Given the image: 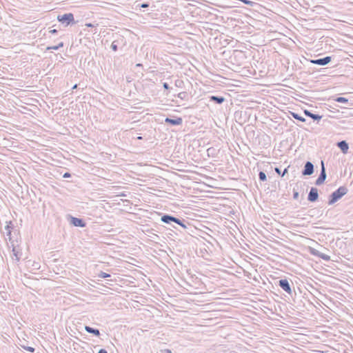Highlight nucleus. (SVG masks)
Instances as JSON below:
<instances>
[{
  "label": "nucleus",
  "mask_w": 353,
  "mask_h": 353,
  "mask_svg": "<svg viewBox=\"0 0 353 353\" xmlns=\"http://www.w3.org/2000/svg\"><path fill=\"white\" fill-rule=\"evenodd\" d=\"M257 275L258 273L256 270L252 267L251 263L249 261L244 262V281H246V284L244 283V292H246L254 294L253 292L248 291L250 288L249 284L250 283L252 285H255V283H254H254H259L256 279Z\"/></svg>",
  "instance_id": "1"
},
{
  "label": "nucleus",
  "mask_w": 353,
  "mask_h": 353,
  "mask_svg": "<svg viewBox=\"0 0 353 353\" xmlns=\"http://www.w3.org/2000/svg\"><path fill=\"white\" fill-rule=\"evenodd\" d=\"M245 50H244V58L248 59L247 61H244V77H251L256 74V70L253 68L252 61L254 65L255 61L253 59L254 54H253V52L248 49L246 46H244Z\"/></svg>",
  "instance_id": "2"
},
{
  "label": "nucleus",
  "mask_w": 353,
  "mask_h": 353,
  "mask_svg": "<svg viewBox=\"0 0 353 353\" xmlns=\"http://www.w3.org/2000/svg\"><path fill=\"white\" fill-rule=\"evenodd\" d=\"M347 188L345 186H341L336 190L333 192L329 197L328 204L332 205L341 199L347 192Z\"/></svg>",
  "instance_id": "3"
},
{
  "label": "nucleus",
  "mask_w": 353,
  "mask_h": 353,
  "mask_svg": "<svg viewBox=\"0 0 353 353\" xmlns=\"http://www.w3.org/2000/svg\"><path fill=\"white\" fill-rule=\"evenodd\" d=\"M161 221L166 224H171L173 222L181 225L183 228H186V225L183 223L184 220L182 221L168 214H164L163 216H161Z\"/></svg>",
  "instance_id": "4"
},
{
  "label": "nucleus",
  "mask_w": 353,
  "mask_h": 353,
  "mask_svg": "<svg viewBox=\"0 0 353 353\" xmlns=\"http://www.w3.org/2000/svg\"><path fill=\"white\" fill-rule=\"evenodd\" d=\"M57 20L63 24L65 27L70 25L75 24L74 15L72 13H65L63 15H58Z\"/></svg>",
  "instance_id": "5"
},
{
  "label": "nucleus",
  "mask_w": 353,
  "mask_h": 353,
  "mask_svg": "<svg viewBox=\"0 0 353 353\" xmlns=\"http://www.w3.org/2000/svg\"><path fill=\"white\" fill-rule=\"evenodd\" d=\"M321 172H320L319 177L317 178V179L315 181L316 185H321V184H323L324 183V181L326 179V176H327L326 171H325V168L324 163L323 161H321Z\"/></svg>",
  "instance_id": "6"
},
{
  "label": "nucleus",
  "mask_w": 353,
  "mask_h": 353,
  "mask_svg": "<svg viewBox=\"0 0 353 353\" xmlns=\"http://www.w3.org/2000/svg\"><path fill=\"white\" fill-rule=\"evenodd\" d=\"M279 286L288 294H292V291L289 281L287 279H280L278 281Z\"/></svg>",
  "instance_id": "7"
},
{
  "label": "nucleus",
  "mask_w": 353,
  "mask_h": 353,
  "mask_svg": "<svg viewBox=\"0 0 353 353\" xmlns=\"http://www.w3.org/2000/svg\"><path fill=\"white\" fill-rule=\"evenodd\" d=\"M332 61V57L327 56L323 58L316 59H311L310 63L319 65H326Z\"/></svg>",
  "instance_id": "8"
},
{
  "label": "nucleus",
  "mask_w": 353,
  "mask_h": 353,
  "mask_svg": "<svg viewBox=\"0 0 353 353\" xmlns=\"http://www.w3.org/2000/svg\"><path fill=\"white\" fill-rule=\"evenodd\" d=\"M314 173V165L310 161H307L305 163L304 168L302 170L303 176L312 175Z\"/></svg>",
  "instance_id": "9"
},
{
  "label": "nucleus",
  "mask_w": 353,
  "mask_h": 353,
  "mask_svg": "<svg viewBox=\"0 0 353 353\" xmlns=\"http://www.w3.org/2000/svg\"><path fill=\"white\" fill-rule=\"evenodd\" d=\"M6 225L5 226V230H6V239H8L10 243H12V232L13 229V224L12 221L6 222Z\"/></svg>",
  "instance_id": "10"
},
{
  "label": "nucleus",
  "mask_w": 353,
  "mask_h": 353,
  "mask_svg": "<svg viewBox=\"0 0 353 353\" xmlns=\"http://www.w3.org/2000/svg\"><path fill=\"white\" fill-rule=\"evenodd\" d=\"M319 193L316 188H311L307 196V200L310 202H315L318 200Z\"/></svg>",
  "instance_id": "11"
},
{
  "label": "nucleus",
  "mask_w": 353,
  "mask_h": 353,
  "mask_svg": "<svg viewBox=\"0 0 353 353\" xmlns=\"http://www.w3.org/2000/svg\"><path fill=\"white\" fill-rule=\"evenodd\" d=\"M70 223L76 227L84 228L86 225V223L80 218L70 216Z\"/></svg>",
  "instance_id": "12"
},
{
  "label": "nucleus",
  "mask_w": 353,
  "mask_h": 353,
  "mask_svg": "<svg viewBox=\"0 0 353 353\" xmlns=\"http://www.w3.org/2000/svg\"><path fill=\"white\" fill-rule=\"evenodd\" d=\"M310 253L314 255V256H318L326 261H330V256L325 254H323L322 252H321L320 251L314 249V248H310Z\"/></svg>",
  "instance_id": "13"
},
{
  "label": "nucleus",
  "mask_w": 353,
  "mask_h": 353,
  "mask_svg": "<svg viewBox=\"0 0 353 353\" xmlns=\"http://www.w3.org/2000/svg\"><path fill=\"white\" fill-rule=\"evenodd\" d=\"M182 122L183 119L181 117H176V119L166 117L165 119V123L171 125H179L182 124Z\"/></svg>",
  "instance_id": "14"
},
{
  "label": "nucleus",
  "mask_w": 353,
  "mask_h": 353,
  "mask_svg": "<svg viewBox=\"0 0 353 353\" xmlns=\"http://www.w3.org/2000/svg\"><path fill=\"white\" fill-rule=\"evenodd\" d=\"M336 145L341 149L343 154H346L349 150V145L346 141H341L336 143Z\"/></svg>",
  "instance_id": "15"
},
{
  "label": "nucleus",
  "mask_w": 353,
  "mask_h": 353,
  "mask_svg": "<svg viewBox=\"0 0 353 353\" xmlns=\"http://www.w3.org/2000/svg\"><path fill=\"white\" fill-rule=\"evenodd\" d=\"M253 13L252 10L250 9H248L245 7H244V17L247 18L248 20L246 21V22L249 25H252V22L254 21V19L250 16V14Z\"/></svg>",
  "instance_id": "16"
},
{
  "label": "nucleus",
  "mask_w": 353,
  "mask_h": 353,
  "mask_svg": "<svg viewBox=\"0 0 353 353\" xmlns=\"http://www.w3.org/2000/svg\"><path fill=\"white\" fill-rule=\"evenodd\" d=\"M11 245L12 247V252L13 256L15 257V259L17 261H19L21 256L22 255L21 252L17 248V247L14 244V241H12V243H11Z\"/></svg>",
  "instance_id": "17"
},
{
  "label": "nucleus",
  "mask_w": 353,
  "mask_h": 353,
  "mask_svg": "<svg viewBox=\"0 0 353 353\" xmlns=\"http://www.w3.org/2000/svg\"><path fill=\"white\" fill-rule=\"evenodd\" d=\"M303 113L305 116L308 117H310L311 119H312L314 121H319L322 118V116L321 115H319V114H314L312 112H311L310 111L307 110H305L303 111Z\"/></svg>",
  "instance_id": "18"
},
{
  "label": "nucleus",
  "mask_w": 353,
  "mask_h": 353,
  "mask_svg": "<svg viewBox=\"0 0 353 353\" xmlns=\"http://www.w3.org/2000/svg\"><path fill=\"white\" fill-rule=\"evenodd\" d=\"M85 330L90 333V334H94V336H100V332L98 329H96V328H93L92 327H90L88 325H85Z\"/></svg>",
  "instance_id": "19"
},
{
  "label": "nucleus",
  "mask_w": 353,
  "mask_h": 353,
  "mask_svg": "<svg viewBox=\"0 0 353 353\" xmlns=\"http://www.w3.org/2000/svg\"><path fill=\"white\" fill-rule=\"evenodd\" d=\"M210 101H213L216 104H221L224 101L225 98L221 96H211Z\"/></svg>",
  "instance_id": "20"
},
{
  "label": "nucleus",
  "mask_w": 353,
  "mask_h": 353,
  "mask_svg": "<svg viewBox=\"0 0 353 353\" xmlns=\"http://www.w3.org/2000/svg\"><path fill=\"white\" fill-rule=\"evenodd\" d=\"M291 115L292 117L296 119V120H299L301 122H305L306 120L304 117H301V115H299L298 113H296V112H291Z\"/></svg>",
  "instance_id": "21"
},
{
  "label": "nucleus",
  "mask_w": 353,
  "mask_h": 353,
  "mask_svg": "<svg viewBox=\"0 0 353 353\" xmlns=\"http://www.w3.org/2000/svg\"><path fill=\"white\" fill-rule=\"evenodd\" d=\"M274 170L278 174L283 176L286 173H288V167L284 169L282 174H281V170L279 168H275Z\"/></svg>",
  "instance_id": "22"
},
{
  "label": "nucleus",
  "mask_w": 353,
  "mask_h": 353,
  "mask_svg": "<svg viewBox=\"0 0 353 353\" xmlns=\"http://www.w3.org/2000/svg\"><path fill=\"white\" fill-rule=\"evenodd\" d=\"M259 179L261 181H265L267 179L266 174L264 172H259Z\"/></svg>",
  "instance_id": "23"
},
{
  "label": "nucleus",
  "mask_w": 353,
  "mask_h": 353,
  "mask_svg": "<svg viewBox=\"0 0 353 353\" xmlns=\"http://www.w3.org/2000/svg\"><path fill=\"white\" fill-rule=\"evenodd\" d=\"M335 101L336 102H339V103H347L348 102V99L347 98H345V97H337Z\"/></svg>",
  "instance_id": "24"
},
{
  "label": "nucleus",
  "mask_w": 353,
  "mask_h": 353,
  "mask_svg": "<svg viewBox=\"0 0 353 353\" xmlns=\"http://www.w3.org/2000/svg\"><path fill=\"white\" fill-rule=\"evenodd\" d=\"M244 4L245 5H249L250 6H256V7H259V5L254 1H249V0H244Z\"/></svg>",
  "instance_id": "25"
},
{
  "label": "nucleus",
  "mask_w": 353,
  "mask_h": 353,
  "mask_svg": "<svg viewBox=\"0 0 353 353\" xmlns=\"http://www.w3.org/2000/svg\"><path fill=\"white\" fill-rule=\"evenodd\" d=\"M98 277L101 279H106L110 277V274L106 272H101L99 274Z\"/></svg>",
  "instance_id": "26"
},
{
  "label": "nucleus",
  "mask_w": 353,
  "mask_h": 353,
  "mask_svg": "<svg viewBox=\"0 0 353 353\" xmlns=\"http://www.w3.org/2000/svg\"><path fill=\"white\" fill-rule=\"evenodd\" d=\"M117 43H118V41H114L111 44V48L114 52H117L118 50V46Z\"/></svg>",
  "instance_id": "27"
},
{
  "label": "nucleus",
  "mask_w": 353,
  "mask_h": 353,
  "mask_svg": "<svg viewBox=\"0 0 353 353\" xmlns=\"http://www.w3.org/2000/svg\"><path fill=\"white\" fill-rule=\"evenodd\" d=\"M22 347H23L24 350H27V351H28V352H31V353H33V352H34V351H35V349H34V347H30V346H25V345H22Z\"/></svg>",
  "instance_id": "28"
},
{
  "label": "nucleus",
  "mask_w": 353,
  "mask_h": 353,
  "mask_svg": "<svg viewBox=\"0 0 353 353\" xmlns=\"http://www.w3.org/2000/svg\"><path fill=\"white\" fill-rule=\"evenodd\" d=\"M187 96V93L185 92H182L178 94V97L181 99H183Z\"/></svg>",
  "instance_id": "29"
},
{
  "label": "nucleus",
  "mask_w": 353,
  "mask_h": 353,
  "mask_svg": "<svg viewBox=\"0 0 353 353\" xmlns=\"http://www.w3.org/2000/svg\"><path fill=\"white\" fill-rule=\"evenodd\" d=\"M46 50H59L58 48H57V46H48L46 48Z\"/></svg>",
  "instance_id": "30"
},
{
  "label": "nucleus",
  "mask_w": 353,
  "mask_h": 353,
  "mask_svg": "<svg viewBox=\"0 0 353 353\" xmlns=\"http://www.w3.org/2000/svg\"><path fill=\"white\" fill-rule=\"evenodd\" d=\"M161 353H172V351L170 349H161L160 350Z\"/></svg>",
  "instance_id": "31"
},
{
  "label": "nucleus",
  "mask_w": 353,
  "mask_h": 353,
  "mask_svg": "<svg viewBox=\"0 0 353 353\" xmlns=\"http://www.w3.org/2000/svg\"><path fill=\"white\" fill-rule=\"evenodd\" d=\"M163 87L165 90H169L170 89V85L168 83L165 82L163 83Z\"/></svg>",
  "instance_id": "32"
},
{
  "label": "nucleus",
  "mask_w": 353,
  "mask_h": 353,
  "mask_svg": "<svg viewBox=\"0 0 353 353\" xmlns=\"http://www.w3.org/2000/svg\"><path fill=\"white\" fill-rule=\"evenodd\" d=\"M299 192L294 191V193H293V198L294 199H297L299 198Z\"/></svg>",
  "instance_id": "33"
},
{
  "label": "nucleus",
  "mask_w": 353,
  "mask_h": 353,
  "mask_svg": "<svg viewBox=\"0 0 353 353\" xmlns=\"http://www.w3.org/2000/svg\"><path fill=\"white\" fill-rule=\"evenodd\" d=\"M70 176H71V174L70 172H65L63 175V178H69Z\"/></svg>",
  "instance_id": "34"
},
{
  "label": "nucleus",
  "mask_w": 353,
  "mask_h": 353,
  "mask_svg": "<svg viewBox=\"0 0 353 353\" xmlns=\"http://www.w3.org/2000/svg\"><path fill=\"white\" fill-rule=\"evenodd\" d=\"M249 299L248 297H245L244 296V303H243V305H248V301H249Z\"/></svg>",
  "instance_id": "35"
},
{
  "label": "nucleus",
  "mask_w": 353,
  "mask_h": 353,
  "mask_svg": "<svg viewBox=\"0 0 353 353\" xmlns=\"http://www.w3.org/2000/svg\"><path fill=\"white\" fill-rule=\"evenodd\" d=\"M141 8H145L149 7V4H148V3H142V4L141 5Z\"/></svg>",
  "instance_id": "36"
},
{
  "label": "nucleus",
  "mask_w": 353,
  "mask_h": 353,
  "mask_svg": "<svg viewBox=\"0 0 353 353\" xmlns=\"http://www.w3.org/2000/svg\"><path fill=\"white\" fill-rule=\"evenodd\" d=\"M181 83H182V81H179V80L176 81V83H175L176 85L179 86V87L181 86Z\"/></svg>",
  "instance_id": "37"
},
{
  "label": "nucleus",
  "mask_w": 353,
  "mask_h": 353,
  "mask_svg": "<svg viewBox=\"0 0 353 353\" xmlns=\"http://www.w3.org/2000/svg\"><path fill=\"white\" fill-rule=\"evenodd\" d=\"M49 32L54 34L57 33V30L56 29H53V30H50Z\"/></svg>",
  "instance_id": "38"
},
{
  "label": "nucleus",
  "mask_w": 353,
  "mask_h": 353,
  "mask_svg": "<svg viewBox=\"0 0 353 353\" xmlns=\"http://www.w3.org/2000/svg\"><path fill=\"white\" fill-rule=\"evenodd\" d=\"M98 353H108V352L105 349H101V350H99Z\"/></svg>",
  "instance_id": "39"
},
{
  "label": "nucleus",
  "mask_w": 353,
  "mask_h": 353,
  "mask_svg": "<svg viewBox=\"0 0 353 353\" xmlns=\"http://www.w3.org/2000/svg\"><path fill=\"white\" fill-rule=\"evenodd\" d=\"M85 26H87V27H94V25L91 23H85Z\"/></svg>",
  "instance_id": "40"
},
{
  "label": "nucleus",
  "mask_w": 353,
  "mask_h": 353,
  "mask_svg": "<svg viewBox=\"0 0 353 353\" xmlns=\"http://www.w3.org/2000/svg\"><path fill=\"white\" fill-rule=\"evenodd\" d=\"M57 46V48L58 49H59L60 48H62L63 46V42H61L59 43Z\"/></svg>",
  "instance_id": "41"
},
{
  "label": "nucleus",
  "mask_w": 353,
  "mask_h": 353,
  "mask_svg": "<svg viewBox=\"0 0 353 353\" xmlns=\"http://www.w3.org/2000/svg\"><path fill=\"white\" fill-rule=\"evenodd\" d=\"M239 116V118L241 117V114L239 112L235 113V118L236 119Z\"/></svg>",
  "instance_id": "42"
},
{
  "label": "nucleus",
  "mask_w": 353,
  "mask_h": 353,
  "mask_svg": "<svg viewBox=\"0 0 353 353\" xmlns=\"http://www.w3.org/2000/svg\"><path fill=\"white\" fill-rule=\"evenodd\" d=\"M77 86H78V85H77V84H75V85H73V87H72V90H75V89H77Z\"/></svg>",
  "instance_id": "43"
},
{
  "label": "nucleus",
  "mask_w": 353,
  "mask_h": 353,
  "mask_svg": "<svg viewBox=\"0 0 353 353\" xmlns=\"http://www.w3.org/2000/svg\"><path fill=\"white\" fill-rule=\"evenodd\" d=\"M137 139H138V140H142V139H143V137H141V136H139V137H137Z\"/></svg>",
  "instance_id": "44"
},
{
  "label": "nucleus",
  "mask_w": 353,
  "mask_h": 353,
  "mask_svg": "<svg viewBox=\"0 0 353 353\" xmlns=\"http://www.w3.org/2000/svg\"><path fill=\"white\" fill-rule=\"evenodd\" d=\"M246 310H248V309H245V308L244 307V310H243L244 316H245V315H246V314H245V311H246Z\"/></svg>",
  "instance_id": "45"
},
{
  "label": "nucleus",
  "mask_w": 353,
  "mask_h": 353,
  "mask_svg": "<svg viewBox=\"0 0 353 353\" xmlns=\"http://www.w3.org/2000/svg\"><path fill=\"white\" fill-rule=\"evenodd\" d=\"M236 145H238V147H239V149L241 150L240 145H239V143H236Z\"/></svg>",
  "instance_id": "46"
},
{
  "label": "nucleus",
  "mask_w": 353,
  "mask_h": 353,
  "mask_svg": "<svg viewBox=\"0 0 353 353\" xmlns=\"http://www.w3.org/2000/svg\"><path fill=\"white\" fill-rule=\"evenodd\" d=\"M236 145H238V147H239V149L241 150L240 145H239V143H236Z\"/></svg>",
  "instance_id": "47"
}]
</instances>
